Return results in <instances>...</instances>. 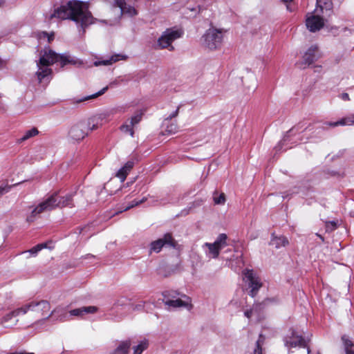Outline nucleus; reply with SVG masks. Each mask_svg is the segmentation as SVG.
<instances>
[{
    "mask_svg": "<svg viewBox=\"0 0 354 354\" xmlns=\"http://www.w3.org/2000/svg\"><path fill=\"white\" fill-rule=\"evenodd\" d=\"M53 18L73 20L77 26L82 28V34L85 32L86 27L94 23V18L88 10L87 3L75 0L71 1L66 5L55 9L50 16V19Z\"/></svg>",
    "mask_w": 354,
    "mask_h": 354,
    "instance_id": "1",
    "label": "nucleus"
},
{
    "mask_svg": "<svg viewBox=\"0 0 354 354\" xmlns=\"http://www.w3.org/2000/svg\"><path fill=\"white\" fill-rule=\"evenodd\" d=\"M55 62H60L62 67L68 63L77 64L68 55L57 54L52 50H45L37 64L38 71L36 75L39 82L51 74L52 70L48 66Z\"/></svg>",
    "mask_w": 354,
    "mask_h": 354,
    "instance_id": "2",
    "label": "nucleus"
},
{
    "mask_svg": "<svg viewBox=\"0 0 354 354\" xmlns=\"http://www.w3.org/2000/svg\"><path fill=\"white\" fill-rule=\"evenodd\" d=\"M72 204V195L68 194L65 196L59 198L57 193L49 196L46 200L40 203L37 206L30 212V215L27 216V221L29 223L33 222L35 219L41 213L45 212L51 211L57 207H64L70 206Z\"/></svg>",
    "mask_w": 354,
    "mask_h": 354,
    "instance_id": "3",
    "label": "nucleus"
},
{
    "mask_svg": "<svg viewBox=\"0 0 354 354\" xmlns=\"http://www.w3.org/2000/svg\"><path fill=\"white\" fill-rule=\"evenodd\" d=\"M224 30L214 28H209L201 39L202 46L209 50L218 48L223 42Z\"/></svg>",
    "mask_w": 354,
    "mask_h": 354,
    "instance_id": "4",
    "label": "nucleus"
},
{
    "mask_svg": "<svg viewBox=\"0 0 354 354\" xmlns=\"http://www.w3.org/2000/svg\"><path fill=\"white\" fill-rule=\"evenodd\" d=\"M242 275L248 294L252 297H255L263 286L261 279L256 272L248 268L242 271Z\"/></svg>",
    "mask_w": 354,
    "mask_h": 354,
    "instance_id": "5",
    "label": "nucleus"
},
{
    "mask_svg": "<svg viewBox=\"0 0 354 354\" xmlns=\"http://www.w3.org/2000/svg\"><path fill=\"white\" fill-rule=\"evenodd\" d=\"M227 236L225 234H220L214 243H205L202 248L208 258L216 259L220 251L227 245Z\"/></svg>",
    "mask_w": 354,
    "mask_h": 354,
    "instance_id": "6",
    "label": "nucleus"
},
{
    "mask_svg": "<svg viewBox=\"0 0 354 354\" xmlns=\"http://www.w3.org/2000/svg\"><path fill=\"white\" fill-rule=\"evenodd\" d=\"M182 35L183 32L179 30L167 29L158 38L157 45L161 49L168 48L173 50L174 48L171 45L172 42L181 37Z\"/></svg>",
    "mask_w": 354,
    "mask_h": 354,
    "instance_id": "7",
    "label": "nucleus"
},
{
    "mask_svg": "<svg viewBox=\"0 0 354 354\" xmlns=\"http://www.w3.org/2000/svg\"><path fill=\"white\" fill-rule=\"evenodd\" d=\"M87 126L90 127V122L86 124L85 121L80 122L72 126L68 133V137L71 141L75 142L83 140L88 134L86 131Z\"/></svg>",
    "mask_w": 354,
    "mask_h": 354,
    "instance_id": "8",
    "label": "nucleus"
},
{
    "mask_svg": "<svg viewBox=\"0 0 354 354\" xmlns=\"http://www.w3.org/2000/svg\"><path fill=\"white\" fill-rule=\"evenodd\" d=\"M50 305L46 300L32 301L21 307L22 315L27 313L28 311L35 312L44 315V312L50 310Z\"/></svg>",
    "mask_w": 354,
    "mask_h": 354,
    "instance_id": "9",
    "label": "nucleus"
},
{
    "mask_svg": "<svg viewBox=\"0 0 354 354\" xmlns=\"http://www.w3.org/2000/svg\"><path fill=\"white\" fill-rule=\"evenodd\" d=\"M164 246L175 247V242L170 234H166L161 239L151 243L149 252L158 253Z\"/></svg>",
    "mask_w": 354,
    "mask_h": 354,
    "instance_id": "10",
    "label": "nucleus"
},
{
    "mask_svg": "<svg viewBox=\"0 0 354 354\" xmlns=\"http://www.w3.org/2000/svg\"><path fill=\"white\" fill-rule=\"evenodd\" d=\"M164 304L165 306L171 308H185L187 310H190L193 308V305L192 304V299L189 297L185 295H180V297H178L177 299H167L164 301Z\"/></svg>",
    "mask_w": 354,
    "mask_h": 354,
    "instance_id": "11",
    "label": "nucleus"
},
{
    "mask_svg": "<svg viewBox=\"0 0 354 354\" xmlns=\"http://www.w3.org/2000/svg\"><path fill=\"white\" fill-rule=\"evenodd\" d=\"M115 112V111L114 110H111L110 111L102 113L96 118L89 119L87 122H85L86 124L90 122V127L87 126L86 131H88V130L93 131L97 129L99 126L102 125L103 123L102 122L103 120H105V122H106L108 121V118L113 115Z\"/></svg>",
    "mask_w": 354,
    "mask_h": 354,
    "instance_id": "12",
    "label": "nucleus"
},
{
    "mask_svg": "<svg viewBox=\"0 0 354 354\" xmlns=\"http://www.w3.org/2000/svg\"><path fill=\"white\" fill-rule=\"evenodd\" d=\"M22 314L21 308H19L6 315H5L1 319V324L4 328H12L16 326L18 319H15L17 316Z\"/></svg>",
    "mask_w": 354,
    "mask_h": 354,
    "instance_id": "13",
    "label": "nucleus"
},
{
    "mask_svg": "<svg viewBox=\"0 0 354 354\" xmlns=\"http://www.w3.org/2000/svg\"><path fill=\"white\" fill-rule=\"evenodd\" d=\"M306 24L307 28L310 32H316L319 30L324 26V21L323 18L319 15L310 14V15L308 16L306 18Z\"/></svg>",
    "mask_w": 354,
    "mask_h": 354,
    "instance_id": "14",
    "label": "nucleus"
},
{
    "mask_svg": "<svg viewBox=\"0 0 354 354\" xmlns=\"http://www.w3.org/2000/svg\"><path fill=\"white\" fill-rule=\"evenodd\" d=\"M317 51L318 48L317 46H310L303 56V59L301 62V66L305 68L317 60L318 58Z\"/></svg>",
    "mask_w": 354,
    "mask_h": 354,
    "instance_id": "15",
    "label": "nucleus"
},
{
    "mask_svg": "<svg viewBox=\"0 0 354 354\" xmlns=\"http://www.w3.org/2000/svg\"><path fill=\"white\" fill-rule=\"evenodd\" d=\"M97 308L95 306H83L79 308L71 310L68 313L64 315V319H67L69 316L82 317L86 314H93L96 313Z\"/></svg>",
    "mask_w": 354,
    "mask_h": 354,
    "instance_id": "16",
    "label": "nucleus"
},
{
    "mask_svg": "<svg viewBox=\"0 0 354 354\" xmlns=\"http://www.w3.org/2000/svg\"><path fill=\"white\" fill-rule=\"evenodd\" d=\"M114 1L116 6L120 8V15H127L130 17H133L137 15V11L133 7L127 5L126 0Z\"/></svg>",
    "mask_w": 354,
    "mask_h": 354,
    "instance_id": "17",
    "label": "nucleus"
},
{
    "mask_svg": "<svg viewBox=\"0 0 354 354\" xmlns=\"http://www.w3.org/2000/svg\"><path fill=\"white\" fill-rule=\"evenodd\" d=\"M286 346L290 348L296 347L297 346H299L303 348L306 347L304 339L301 335H297L294 331L292 333L291 337L286 338Z\"/></svg>",
    "mask_w": 354,
    "mask_h": 354,
    "instance_id": "18",
    "label": "nucleus"
},
{
    "mask_svg": "<svg viewBox=\"0 0 354 354\" xmlns=\"http://www.w3.org/2000/svg\"><path fill=\"white\" fill-rule=\"evenodd\" d=\"M325 124L330 127L354 125V113L349 114L337 122H326Z\"/></svg>",
    "mask_w": 354,
    "mask_h": 354,
    "instance_id": "19",
    "label": "nucleus"
},
{
    "mask_svg": "<svg viewBox=\"0 0 354 354\" xmlns=\"http://www.w3.org/2000/svg\"><path fill=\"white\" fill-rule=\"evenodd\" d=\"M162 134L163 135H172L178 132V127L176 122L169 120V118L165 119L162 124Z\"/></svg>",
    "mask_w": 354,
    "mask_h": 354,
    "instance_id": "20",
    "label": "nucleus"
},
{
    "mask_svg": "<svg viewBox=\"0 0 354 354\" xmlns=\"http://www.w3.org/2000/svg\"><path fill=\"white\" fill-rule=\"evenodd\" d=\"M127 59V56L123 54H115L112 55L109 59L102 61H96L94 62L95 66H99L101 65L109 66L120 60H125Z\"/></svg>",
    "mask_w": 354,
    "mask_h": 354,
    "instance_id": "21",
    "label": "nucleus"
},
{
    "mask_svg": "<svg viewBox=\"0 0 354 354\" xmlns=\"http://www.w3.org/2000/svg\"><path fill=\"white\" fill-rule=\"evenodd\" d=\"M133 161H128L126 164L120 168L116 174V176L120 179L121 182H124L128 175L129 172L133 167Z\"/></svg>",
    "mask_w": 354,
    "mask_h": 354,
    "instance_id": "22",
    "label": "nucleus"
},
{
    "mask_svg": "<svg viewBox=\"0 0 354 354\" xmlns=\"http://www.w3.org/2000/svg\"><path fill=\"white\" fill-rule=\"evenodd\" d=\"M270 244L276 248H279L281 246H286L288 244V239L283 236H274L272 235Z\"/></svg>",
    "mask_w": 354,
    "mask_h": 354,
    "instance_id": "23",
    "label": "nucleus"
},
{
    "mask_svg": "<svg viewBox=\"0 0 354 354\" xmlns=\"http://www.w3.org/2000/svg\"><path fill=\"white\" fill-rule=\"evenodd\" d=\"M130 346V341L127 340L121 342L115 349L114 354H128Z\"/></svg>",
    "mask_w": 354,
    "mask_h": 354,
    "instance_id": "24",
    "label": "nucleus"
},
{
    "mask_svg": "<svg viewBox=\"0 0 354 354\" xmlns=\"http://www.w3.org/2000/svg\"><path fill=\"white\" fill-rule=\"evenodd\" d=\"M149 344L147 339L142 340L140 343L133 348V354H142V353L148 348Z\"/></svg>",
    "mask_w": 354,
    "mask_h": 354,
    "instance_id": "25",
    "label": "nucleus"
},
{
    "mask_svg": "<svg viewBox=\"0 0 354 354\" xmlns=\"http://www.w3.org/2000/svg\"><path fill=\"white\" fill-rule=\"evenodd\" d=\"M133 128L134 127L128 121H127L120 127V129L124 133H129L133 138L134 136Z\"/></svg>",
    "mask_w": 354,
    "mask_h": 354,
    "instance_id": "26",
    "label": "nucleus"
},
{
    "mask_svg": "<svg viewBox=\"0 0 354 354\" xmlns=\"http://www.w3.org/2000/svg\"><path fill=\"white\" fill-rule=\"evenodd\" d=\"M317 6L320 8L321 10L324 9L330 10L332 8L331 0H317Z\"/></svg>",
    "mask_w": 354,
    "mask_h": 354,
    "instance_id": "27",
    "label": "nucleus"
},
{
    "mask_svg": "<svg viewBox=\"0 0 354 354\" xmlns=\"http://www.w3.org/2000/svg\"><path fill=\"white\" fill-rule=\"evenodd\" d=\"M346 354H354V344L345 337H342Z\"/></svg>",
    "mask_w": 354,
    "mask_h": 354,
    "instance_id": "28",
    "label": "nucleus"
},
{
    "mask_svg": "<svg viewBox=\"0 0 354 354\" xmlns=\"http://www.w3.org/2000/svg\"><path fill=\"white\" fill-rule=\"evenodd\" d=\"M39 133V131L37 130V129L36 128H32L28 131H27L24 136L20 139V141L21 142H23V141H25L36 135H37Z\"/></svg>",
    "mask_w": 354,
    "mask_h": 354,
    "instance_id": "29",
    "label": "nucleus"
},
{
    "mask_svg": "<svg viewBox=\"0 0 354 354\" xmlns=\"http://www.w3.org/2000/svg\"><path fill=\"white\" fill-rule=\"evenodd\" d=\"M142 113L140 112L136 113L134 115H133L128 122L134 127L137 125L142 120Z\"/></svg>",
    "mask_w": 354,
    "mask_h": 354,
    "instance_id": "30",
    "label": "nucleus"
},
{
    "mask_svg": "<svg viewBox=\"0 0 354 354\" xmlns=\"http://www.w3.org/2000/svg\"><path fill=\"white\" fill-rule=\"evenodd\" d=\"M162 295L164 297V301H165L167 299H177L178 296H179L180 295L178 292L171 290V291L164 292Z\"/></svg>",
    "mask_w": 354,
    "mask_h": 354,
    "instance_id": "31",
    "label": "nucleus"
},
{
    "mask_svg": "<svg viewBox=\"0 0 354 354\" xmlns=\"http://www.w3.org/2000/svg\"><path fill=\"white\" fill-rule=\"evenodd\" d=\"M146 201H147V198L146 197L142 198L140 201H133L129 205H127L125 207H124V209L122 210H120V212H122V211H127L128 209H130L131 208H132V207H133L135 206H137V205H138L145 202Z\"/></svg>",
    "mask_w": 354,
    "mask_h": 354,
    "instance_id": "32",
    "label": "nucleus"
},
{
    "mask_svg": "<svg viewBox=\"0 0 354 354\" xmlns=\"http://www.w3.org/2000/svg\"><path fill=\"white\" fill-rule=\"evenodd\" d=\"M262 335H261L259 336V339L256 342V347L254 349L253 354H263L262 353V344H263V339H261Z\"/></svg>",
    "mask_w": 354,
    "mask_h": 354,
    "instance_id": "33",
    "label": "nucleus"
},
{
    "mask_svg": "<svg viewBox=\"0 0 354 354\" xmlns=\"http://www.w3.org/2000/svg\"><path fill=\"white\" fill-rule=\"evenodd\" d=\"M46 247V243L38 244L36 246L31 248L30 250H29L28 252L31 254L36 255L39 251H40L43 248H45Z\"/></svg>",
    "mask_w": 354,
    "mask_h": 354,
    "instance_id": "34",
    "label": "nucleus"
},
{
    "mask_svg": "<svg viewBox=\"0 0 354 354\" xmlns=\"http://www.w3.org/2000/svg\"><path fill=\"white\" fill-rule=\"evenodd\" d=\"M107 90H108V86H105L102 89H101L100 91H98L97 93H94V94H93L91 95L86 97L84 99V100H90V99L96 98L98 96H100V95H103Z\"/></svg>",
    "mask_w": 354,
    "mask_h": 354,
    "instance_id": "35",
    "label": "nucleus"
},
{
    "mask_svg": "<svg viewBox=\"0 0 354 354\" xmlns=\"http://www.w3.org/2000/svg\"><path fill=\"white\" fill-rule=\"evenodd\" d=\"M217 193L215 192L214 193V201L215 203V204H217V205H221V204H224L225 202V194L223 193H221L218 197L216 196L215 194H216Z\"/></svg>",
    "mask_w": 354,
    "mask_h": 354,
    "instance_id": "36",
    "label": "nucleus"
},
{
    "mask_svg": "<svg viewBox=\"0 0 354 354\" xmlns=\"http://www.w3.org/2000/svg\"><path fill=\"white\" fill-rule=\"evenodd\" d=\"M11 187L12 186L9 185L0 186V196L8 193L10 190Z\"/></svg>",
    "mask_w": 354,
    "mask_h": 354,
    "instance_id": "37",
    "label": "nucleus"
},
{
    "mask_svg": "<svg viewBox=\"0 0 354 354\" xmlns=\"http://www.w3.org/2000/svg\"><path fill=\"white\" fill-rule=\"evenodd\" d=\"M336 223L335 221H330L328 223H326V230L328 231V230H333L336 228Z\"/></svg>",
    "mask_w": 354,
    "mask_h": 354,
    "instance_id": "38",
    "label": "nucleus"
},
{
    "mask_svg": "<svg viewBox=\"0 0 354 354\" xmlns=\"http://www.w3.org/2000/svg\"><path fill=\"white\" fill-rule=\"evenodd\" d=\"M252 313H253V310L252 309L247 310L245 311L244 315H245V316L246 317L250 319L252 317Z\"/></svg>",
    "mask_w": 354,
    "mask_h": 354,
    "instance_id": "39",
    "label": "nucleus"
},
{
    "mask_svg": "<svg viewBox=\"0 0 354 354\" xmlns=\"http://www.w3.org/2000/svg\"><path fill=\"white\" fill-rule=\"evenodd\" d=\"M284 3L287 4V9L289 10V11H292V8L290 7V6L288 5L289 3L292 2L293 0H281Z\"/></svg>",
    "mask_w": 354,
    "mask_h": 354,
    "instance_id": "40",
    "label": "nucleus"
},
{
    "mask_svg": "<svg viewBox=\"0 0 354 354\" xmlns=\"http://www.w3.org/2000/svg\"><path fill=\"white\" fill-rule=\"evenodd\" d=\"M178 110H179V108H178L174 113H172L167 118H169V120H171L177 116L178 114Z\"/></svg>",
    "mask_w": 354,
    "mask_h": 354,
    "instance_id": "41",
    "label": "nucleus"
},
{
    "mask_svg": "<svg viewBox=\"0 0 354 354\" xmlns=\"http://www.w3.org/2000/svg\"><path fill=\"white\" fill-rule=\"evenodd\" d=\"M341 97L343 100H350L349 95L346 93H344L341 95Z\"/></svg>",
    "mask_w": 354,
    "mask_h": 354,
    "instance_id": "42",
    "label": "nucleus"
},
{
    "mask_svg": "<svg viewBox=\"0 0 354 354\" xmlns=\"http://www.w3.org/2000/svg\"><path fill=\"white\" fill-rule=\"evenodd\" d=\"M43 35L44 37H46L48 38V42H50V40L52 39L53 36L48 35V33H46V32H43Z\"/></svg>",
    "mask_w": 354,
    "mask_h": 354,
    "instance_id": "43",
    "label": "nucleus"
},
{
    "mask_svg": "<svg viewBox=\"0 0 354 354\" xmlns=\"http://www.w3.org/2000/svg\"><path fill=\"white\" fill-rule=\"evenodd\" d=\"M10 354H34L33 353H26V352H19V353H13Z\"/></svg>",
    "mask_w": 354,
    "mask_h": 354,
    "instance_id": "44",
    "label": "nucleus"
},
{
    "mask_svg": "<svg viewBox=\"0 0 354 354\" xmlns=\"http://www.w3.org/2000/svg\"><path fill=\"white\" fill-rule=\"evenodd\" d=\"M57 311H58V309H55L54 310H53L51 312V313L46 317V319H48V317H50V316H52L55 313H56Z\"/></svg>",
    "mask_w": 354,
    "mask_h": 354,
    "instance_id": "45",
    "label": "nucleus"
},
{
    "mask_svg": "<svg viewBox=\"0 0 354 354\" xmlns=\"http://www.w3.org/2000/svg\"><path fill=\"white\" fill-rule=\"evenodd\" d=\"M3 61L0 59V68L2 67Z\"/></svg>",
    "mask_w": 354,
    "mask_h": 354,
    "instance_id": "46",
    "label": "nucleus"
},
{
    "mask_svg": "<svg viewBox=\"0 0 354 354\" xmlns=\"http://www.w3.org/2000/svg\"><path fill=\"white\" fill-rule=\"evenodd\" d=\"M4 3V0H0V6Z\"/></svg>",
    "mask_w": 354,
    "mask_h": 354,
    "instance_id": "47",
    "label": "nucleus"
}]
</instances>
